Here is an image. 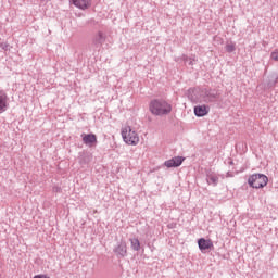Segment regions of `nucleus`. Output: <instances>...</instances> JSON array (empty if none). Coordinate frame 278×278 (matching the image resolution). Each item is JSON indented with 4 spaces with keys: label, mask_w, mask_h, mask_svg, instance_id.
Returning <instances> with one entry per match:
<instances>
[{
    "label": "nucleus",
    "mask_w": 278,
    "mask_h": 278,
    "mask_svg": "<svg viewBox=\"0 0 278 278\" xmlns=\"http://www.w3.org/2000/svg\"><path fill=\"white\" fill-rule=\"evenodd\" d=\"M172 111L173 106L164 100L155 99L150 102V112L154 114V116H164L170 114Z\"/></svg>",
    "instance_id": "1"
},
{
    "label": "nucleus",
    "mask_w": 278,
    "mask_h": 278,
    "mask_svg": "<svg viewBox=\"0 0 278 278\" xmlns=\"http://www.w3.org/2000/svg\"><path fill=\"white\" fill-rule=\"evenodd\" d=\"M248 184L250 188H255L256 190L260 188H264L268 185V176L264 174H252L248 178Z\"/></svg>",
    "instance_id": "2"
},
{
    "label": "nucleus",
    "mask_w": 278,
    "mask_h": 278,
    "mask_svg": "<svg viewBox=\"0 0 278 278\" xmlns=\"http://www.w3.org/2000/svg\"><path fill=\"white\" fill-rule=\"evenodd\" d=\"M122 137L126 144H138V142H140V137H138V132L131 130V126H126L122 129Z\"/></svg>",
    "instance_id": "3"
},
{
    "label": "nucleus",
    "mask_w": 278,
    "mask_h": 278,
    "mask_svg": "<svg viewBox=\"0 0 278 278\" xmlns=\"http://www.w3.org/2000/svg\"><path fill=\"white\" fill-rule=\"evenodd\" d=\"M219 93L216 89H205L202 91V99L204 103H216Z\"/></svg>",
    "instance_id": "4"
},
{
    "label": "nucleus",
    "mask_w": 278,
    "mask_h": 278,
    "mask_svg": "<svg viewBox=\"0 0 278 278\" xmlns=\"http://www.w3.org/2000/svg\"><path fill=\"white\" fill-rule=\"evenodd\" d=\"M83 138V142L84 144H86V147L92 148V147H97V135L94 134H83L81 135Z\"/></svg>",
    "instance_id": "5"
},
{
    "label": "nucleus",
    "mask_w": 278,
    "mask_h": 278,
    "mask_svg": "<svg viewBox=\"0 0 278 278\" xmlns=\"http://www.w3.org/2000/svg\"><path fill=\"white\" fill-rule=\"evenodd\" d=\"M184 157L181 156H175L170 160H167L164 162V166H166V168H177L179 166H181V164H184Z\"/></svg>",
    "instance_id": "6"
},
{
    "label": "nucleus",
    "mask_w": 278,
    "mask_h": 278,
    "mask_svg": "<svg viewBox=\"0 0 278 278\" xmlns=\"http://www.w3.org/2000/svg\"><path fill=\"white\" fill-rule=\"evenodd\" d=\"M113 251L117 257L127 256V243H125V241H121Z\"/></svg>",
    "instance_id": "7"
},
{
    "label": "nucleus",
    "mask_w": 278,
    "mask_h": 278,
    "mask_svg": "<svg viewBox=\"0 0 278 278\" xmlns=\"http://www.w3.org/2000/svg\"><path fill=\"white\" fill-rule=\"evenodd\" d=\"M198 247L200 251H207L208 249H214V243L212 242V240L201 238L198 240Z\"/></svg>",
    "instance_id": "8"
},
{
    "label": "nucleus",
    "mask_w": 278,
    "mask_h": 278,
    "mask_svg": "<svg viewBox=\"0 0 278 278\" xmlns=\"http://www.w3.org/2000/svg\"><path fill=\"white\" fill-rule=\"evenodd\" d=\"M194 114L198 117L207 116L210 114V106L203 104V105H197L194 106Z\"/></svg>",
    "instance_id": "9"
},
{
    "label": "nucleus",
    "mask_w": 278,
    "mask_h": 278,
    "mask_svg": "<svg viewBox=\"0 0 278 278\" xmlns=\"http://www.w3.org/2000/svg\"><path fill=\"white\" fill-rule=\"evenodd\" d=\"M8 110V93L0 90V112H5Z\"/></svg>",
    "instance_id": "10"
},
{
    "label": "nucleus",
    "mask_w": 278,
    "mask_h": 278,
    "mask_svg": "<svg viewBox=\"0 0 278 278\" xmlns=\"http://www.w3.org/2000/svg\"><path fill=\"white\" fill-rule=\"evenodd\" d=\"M73 4L79 10H88L90 8L91 2L90 0H73Z\"/></svg>",
    "instance_id": "11"
},
{
    "label": "nucleus",
    "mask_w": 278,
    "mask_h": 278,
    "mask_svg": "<svg viewBox=\"0 0 278 278\" xmlns=\"http://www.w3.org/2000/svg\"><path fill=\"white\" fill-rule=\"evenodd\" d=\"M104 42H105V35H103L102 31H99L93 38V45H96V47H101V45H103Z\"/></svg>",
    "instance_id": "12"
},
{
    "label": "nucleus",
    "mask_w": 278,
    "mask_h": 278,
    "mask_svg": "<svg viewBox=\"0 0 278 278\" xmlns=\"http://www.w3.org/2000/svg\"><path fill=\"white\" fill-rule=\"evenodd\" d=\"M206 181L208 186H218V176L214 173H208L206 175Z\"/></svg>",
    "instance_id": "13"
},
{
    "label": "nucleus",
    "mask_w": 278,
    "mask_h": 278,
    "mask_svg": "<svg viewBox=\"0 0 278 278\" xmlns=\"http://www.w3.org/2000/svg\"><path fill=\"white\" fill-rule=\"evenodd\" d=\"M131 249L134 251H140V240L138 239H130Z\"/></svg>",
    "instance_id": "14"
},
{
    "label": "nucleus",
    "mask_w": 278,
    "mask_h": 278,
    "mask_svg": "<svg viewBox=\"0 0 278 278\" xmlns=\"http://www.w3.org/2000/svg\"><path fill=\"white\" fill-rule=\"evenodd\" d=\"M226 51L227 53H233V51H236V43H227Z\"/></svg>",
    "instance_id": "15"
},
{
    "label": "nucleus",
    "mask_w": 278,
    "mask_h": 278,
    "mask_svg": "<svg viewBox=\"0 0 278 278\" xmlns=\"http://www.w3.org/2000/svg\"><path fill=\"white\" fill-rule=\"evenodd\" d=\"M182 60L184 62H188L189 66H194V63L197 62V59H190L187 55H184Z\"/></svg>",
    "instance_id": "16"
},
{
    "label": "nucleus",
    "mask_w": 278,
    "mask_h": 278,
    "mask_svg": "<svg viewBox=\"0 0 278 278\" xmlns=\"http://www.w3.org/2000/svg\"><path fill=\"white\" fill-rule=\"evenodd\" d=\"M0 49H3V51H9L10 50V43H8V42L0 43Z\"/></svg>",
    "instance_id": "17"
},
{
    "label": "nucleus",
    "mask_w": 278,
    "mask_h": 278,
    "mask_svg": "<svg viewBox=\"0 0 278 278\" xmlns=\"http://www.w3.org/2000/svg\"><path fill=\"white\" fill-rule=\"evenodd\" d=\"M270 58L271 60H275V62H278V50L271 52Z\"/></svg>",
    "instance_id": "18"
}]
</instances>
